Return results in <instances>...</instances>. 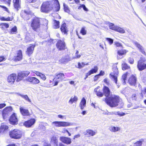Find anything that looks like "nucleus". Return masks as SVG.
<instances>
[{
  "instance_id": "obj_1",
  "label": "nucleus",
  "mask_w": 146,
  "mask_h": 146,
  "mask_svg": "<svg viewBox=\"0 0 146 146\" xmlns=\"http://www.w3.org/2000/svg\"><path fill=\"white\" fill-rule=\"evenodd\" d=\"M103 94L106 97L104 99L105 102L111 107L117 106L121 100L120 97L115 95L110 94L111 93L109 88L106 86L103 87Z\"/></svg>"
},
{
  "instance_id": "obj_2",
  "label": "nucleus",
  "mask_w": 146,
  "mask_h": 146,
  "mask_svg": "<svg viewBox=\"0 0 146 146\" xmlns=\"http://www.w3.org/2000/svg\"><path fill=\"white\" fill-rule=\"evenodd\" d=\"M52 3L54 5L55 12L58 11L60 8V3L58 0H51L43 2L41 7L40 11L41 12L48 13L53 9Z\"/></svg>"
},
{
  "instance_id": "obj_3",
  "label": "nucleus",
  "mask_w": 146,
  "mask_h": 146,
  "mask_svg": "<svg viewBox=\"0 0 146 146\" xmlns=\"http://www.w3.org/2000/svg\"><path fill=\"white\" fill-rule=\"evenodd\" d=\"M41 25L40 18L35 17L31 20L30 26L34 31L38 32L40 29Z\"/></svg>"
},
{
  "instance_id": "obj_4",
  "label": "nucleus",
  "mask_w": 146,
  "mask_h": 146,
  "mask_svg": "<svg viewBox=\"0 0 146 146\" xmlns=\"http://www.w3.org/2000/svg\"><path fill=\"white\" fill-rule=\"evenodd\" d=\"M9 135L11 139H19L22 138L23 133L19 129H14L9 132Z\"/></svg>"
},
{
  "instance_id": "obj_5",
  "label": "nucleus",
  "mask_w": 146,
  "mask_h": 146,
  "mask_svg": "<svg viewBox=\"0 0 146 146\" xmlns=\"http://www.w3.org/2000/svg\"><path fill=\"white\" fill-rule=\"evenodd\" d=\"M117 64H113L112 68L113 72L109 74L110 78L113 80L116 84H117V77L119 74V71L117 66Z\"/></svg>"
},
{
  "instance_id": "obj_6",
  "label": "nucleus",
  "mask_w": 146,
  "mask_h": 146,
  "mask_svg": "<svg viewBox=\"0 0 146 146\" xmlns=\"http://www.w3.org/2000/svg\"><path fill=\"white\" fill-rule=\"evenodd\" d=\"M65 78V75L64 73L60 72L56 73L53 80L54 86L57 85L59 82L64 81Z\"/></svg>"
},
{
  "instance_id": "obj_7",
  "label": "nucleus",
  "mask_w": 146,
  "mask_h": 146,
  "mask_svg": "<svg viewBox=\"0 0 146 146\" xmlns=\"http://www.w3.org/2000/svg\"><path fill=\"white\" fill-rule=\"evenodd\" d=\"M146 60L144 57H141L137 62V67L139 71H142L146 69Z\"/></svg>"
},
{
  "instance_id": "obj_8",
  "label": "nucleus",
  "mask_w": 146,
  "mask_h": 146,
  "mask_svg": "<svg viewBox=\"0 0 146 146\" xmlns=\"http://www.w3.org/2000/svg\"><path fill=\"white\" fill-rule=\"evenodd\" d=\"M56 48L59 51H63L67 49L64 40L59 39L56 44Z\"/></svg>"
},
{
  "instance_id": "obj_9",
  "label": "nucleus",
  "mask_w": 146,
  "mask_h": 146,
  "mask_svg": "<svg viewBox=\"0 0 146 146\" xmlns=\"http://www.w3.org/2000/svg\"><path fill=\"white\" fill-rule=\"evenodd\" d=\"M29 72L27 71H21L18 73L17 75V79L16 81L17 82H19L23 78L27 77L30 74Z\"/></svg>"
},
{
  "instance_id": "obj_10",
  "label": "nucleus",
  "mask_w": 146,
  "mask_h": 146,
  "mask_svg": "<svg viewBox=\"0 0 146 146\" xmlns=\"http://www.w3.org/2000/svg\"><path fill=\"white\" fill-rule=\"evenodd\" d=\"M9 121L10 124L16 125L18 123V119L16 113H13L10 117Z\"/></svg>"
},
{
  "instance_id": "obj_11",
  "label": "nucleus",
  "mask_w": 146,
  "mask_h": 146,
  "mask_svg": "<svg viewBox=\"0 0 146 146\" xmlns=\"http://www.w3.org/2000/svg\"><path fill=\"white\" fill-rule=\"evenodd\" d=\"M36 121L35 118H31L25 121L23 123V125L27 128L31 127L35 124Z\"/></svg>"
},
{
  "instance_id": "obj_12",
  "label": "nucleus",
  "mask_w": 146,
  "mask_h": 146,
  "mask_svg": "<svg viewBox=\"0 0 146 146\" xmlns=\"http://www.w3.org/2000/svg\"><path fill=\"white\" fill-rule=\"evenodd\" d=\"M137 81V78L135 75H131L129 78L128 82L129 84L131 86L136 87Z\"/></svg>"
},
{
  "instance_id": "obj_13",
  "label": "nucleus",
  "mask_w": 146,
  "mask_h": 146,
  "mask_svg": "<svg viewBox=\"0 0 146 146\" xmlns=\"http://www.w3.org/2000/svg\"><path fill=\"white\" fill-rule=\"evenodd\" d=\"M26 80L27 82L33 84H37L40 83L39 80L34 77H28L26 79Z\"/></svg>"
},
{
  "instance_id": "obj_14",
  "label": "nucleus",
  "mask_w": 146,
  "mask_h": 146,
  "mask_svg": "<svg viewBox=\"0 0 146 146\" xmlns=\"http://www.w3.org/2000/svg\"><path fill=\"white\" fill-rule=\"evenodd\" d=\"M35 46L36 45L34 44H29L26 51V53L28 56H31L33 54Z\"/></svg>"
},
{
  "instance_id": "obj_15",
  "label": "nucleus",
  "mask_w": 146,
  "mask_h": 146,
  "mask_svg": "<svg viewBox=\"0 0 146 146\" xmlns=\"http://www.w3.org/2000/svg\"><path fill=\"white\" fill-rule=\"evenodd\" d=\"M56 127H66L70 125L69 123L62 121H54L52 122Z\"/></svg>"
},
{
  "instance_id": "obj_16",
  "label": "nucleus",
  "mask_w": 146,
  "mask_h": 146,
  "mask_svg": "<svg viewBox=\"0 0 146 146\" xmlns=\"http://www.w3.org/2000/svg\"><path fill=\"white\" fill-rule=\"evenodd\" d=\"M23 55L21 50H19L17 51L16 55L14 57V60L15 62L20 61L23 59Z\"/></svg>"
},
{
  "instance_id": "obj_17",
  "label": "nucleus",
  "mask_w": 146,
  "mask_h": 146,
  "mask_svg": "<svg viewBox=\"0 0 146 146\" xmlns=\"http://www.w3.org/2000/svg\"><path fill=\"white\" fill-rule=\"evenodd\" d=\"M60 140L62 142L66 145L70 144L72 142L71 139L70 138L65 136L60 137Z\"/></svg>"
},
{
  "instance_id": "obj_18",
  "label": "nucleus",
  "mask_w": 146,
  "mask_h": 146,
  "mask_svg": "<svg viewBox=\"0 0 146 146\" xmlns=\"http://www.w3.org/2000/svg\"><path fill=\"white\" fill-rule=\"evenodd\" d=\"M60 29L63 35H68L69 30L66 23L64 22L61 24Z\"/></svg>"
},
{
  "instance_id": "obj_19",
  "label": "nucleus",
  "mask_w": 146,
  "mask_h": 146,
  "mask_svg": "<svg viewBox=\"0 0 146 146\" xmlns=\"http://www.w3.org/2000/svg\"><path fill=\"white\" fill-rule=\"evenodd\" d=\"M16 77L17 74L15 73H12L10 74L7 78L8 82L11 84H13L15 82Z\"/></svg>"
},
{
  "instance_id": "obj_20",
  "label": "nucleus",
  "mask_w": 146,
  "mask_h": 146,
  "mask_svg": "<svg viewBox=\"0 0 146 146\" xmlns=\"http://www.w3.org/2000/svg\"><path fill=\"white\" fill-rule=\"evenodd\" d=\"M98 70V68L96 66H94L93 68H92L86 74L85 77L84 79L86 80L88 77L91 74L96 73Z\"/></svg>"
},
{
  "instance_id": "obj_21",
  "label": "nucleus",
  "mask_w": 146,
  "mask_h": 146,
  "mask_svg": "<svg viewBox=\"0 0 146 146\" xmlns=\"http://www.w3.org/2000/svg\"><path fill=\"white\" fill-rule=\"evenodd\" d=\"M12 110V108L10 106L7 107L3 110L2 115L4 118H5L8 116L9 111Z\"/></svg>"
},
{
  "instance_id": "obj_22",
  "label": "nucleus",
  "mask_w": 146,
  "mask_h": 146,
  "mask_svg": "<svg viewBox=\"0 0 146 146\" xmlns=\"http://www.w3.org/2000/svg\"><path fill=\"white\" fill-rule=\"evenodd\" d=\"M20 112L21 114L24 116H29L31 114L28 109H25L23 107L19 108Z\"/></svg>"
},
{
  "instance_id": "obj_23",
  "label": "nucleus",
  "mask_w": 146,
  "mask_h": 146,
  "mask_svg": "<svg viewBox=\"0 0 146 146\" xmlns=\"http://www.w3.org/2000/svg\"><path fill=\"white\" fill-rule=\"evenodd\" d=\"M21 0H13V6L17 10L21 8Z\"/></svg>"
},
{
  "instance_id": "obj_24",
  "label": "nucleus",
  "mask_w": 146,
  "mask_h": 146,
  "mask_svg": "<svg viewBox=\"0 0 146 146\" xmlns=\"http://www.w3.org/2000/svg\"><path fill=\"white\" fill-rule=\"evenodd\" d=\"M94 91L98 97H102L104 96L103 92H102V90L100 89V86H98L95 88Z\"/></svg>"
},
{
  "instance_id": "obj_25",
  "label": "nucleus",
  "mask_w": 146,
  "mask_h": 146,
  "mask_svg": "<svg viewBox=\"0 0 146 146\" xmlns=\"http://www.w3.org/2000/svg\"><path fill=\"white\" fill-rule=\"evenodd\" d=\"M134 44L138 48L139 51L142 53L143 54L146 56V53L144 50L143 48L139 43L137 42H135L134 43Z\"/></svg>"
},
{
  "instance_id": "obj_26",
  "label": "nucleus",
  "mask_w": 146,
  "mask_h": 146,
  "mask_svg": "<svg viewBox=\"0 0 146 146\" xmlns=\"http://www.w3.org/2000/svg\"><path fill=\"white\" fill-rule=\"evenodd\" d=\"M9 127L7 125L3 123L0 127V133L3 134L8 129Z\"/></svg>"
},
{
  "instance_id": "obj_27",
  "label": "nucleus",
  "mask_w": 146,
  "mask_h": 146,
  "mask_svg": "<svg viewBox=\"0 0 146 146\" xmlns=\"http://www.w3.org/2000/svg\"><path fill=\"white\" fill-rule=\"evenodd\" d=\"M96 133L97 131H94L91 129H88L86 131L85 135L92 136L96 134Z\"/></svg>"
},
{
  "instance_id": "obj_28",
  "label": "nucleus",
  "mask_w": 146,
  "mask_h": 146,
  "mask_svg": "<svg viewBox=\"0 0 146 146\" xmlns=\"http://www.w3.org/2000/svg\"><path fill=\"white\" fill-rule=\"evenodd\" d=\"M86 101L84 98L83 97L81 100L79 104L81 109L83 110L86 106Z\"/></svg>"
},
{
  "instance_id": "obj_29",
  "label": "nucleus",
  "mask_w": 146,
  "mask_h": 146,
  "mask_svg": "<svg viewBox=\"0 0 146 146\" xmlns=\"http://www.w3.org/2000/svg\"><path fill=\"white\" fill-rule=\"evenodd\" d=\"M50 142L53 143L56 146H58V140L56 136L54 135L51 137Z\"/></svg>"
},
{
  "instance_id": "obj_30",
  "label": "nucleus",
  "mask_w": 146,
  "mask_h": 146,
  "mask_svg": "<svg viewBox=\"0 0 146 146\" xmlns=\"http://www.w3.org/2000/svg\"><path fill=\"white\" fill-rule=\"evenodd\" d=\"M130 67L126 63H123L121 64V68L122 70H125L130 69Z\"/></svg>"
},
{
  "instance_id": "obj_31",
  "label": "nucleus",
  "mask_w": 146,
  "mask_h": 146,
  "mask_svg": "<svg viewBox=\"0 0 146 146\" xmlns=\"http://www.w3.org/2000/svg\"><path fill=\"white\" fill-rule=\"evenodd\" d=\"M14 19V17L12 16L11 17H8L7 18H5L4 17H0V20L2 21H11Z\"/></svg>"
},
{
  "instance_id": "obj_32",
  "label": "nucleus",
  "mask_w": 146,
  "mask_h": 146,
  "mask_svg": "<svg viewBox=\"0 0 146 146\" xmlns=\"http://www.w3.org/2000/svg\"><path fill=\"white\" fill-rule=\"evenodd\" d=\"M127 51L125 49H121L117 51V54L119 56H122L125 55Z\"/></svg>"
},
{
  "instance_id": "obj_33",
  "label": "nucleus",
  "mask_w": 146,
  "mask_h": 146,
  "mask_svg": "<svg viewBox=\"0 0 146 146\" xmlns=\"http://www.w3.org/2000/svg\"><path fill=\"white\" fill-rule=\"evenodd\" d=\"M53 27L55 29H57L60 27V22L58 21H57L56 20H53Z\"/></svg>"
},
{
  "instance_id": "obj_34",
  "label": "nucleus",
  "mask_w": 146,
  "mask_h": 146,
  "mask_svg": "<svg viewBox=\"0 0 146 146\" xmlns=\"http://www.w3.org/2000/svg\"><path fill=\"white\" fill-rule=\"evenodd\" d=\"M17 33V28L16 26H14L12 28L9 32V33L11 34H16Z\"/></svg>"
},
{
  "instance_id": "obj_35",
  "label": "nucleus",
  "mask_w": 146,
  "mask_h": 146,
  "mask_svg": "<svg viewBox=\"0 0 146 146\" xmlns=\"http://www.w3.org/2000/svg\"><path fill=\"white\" fill-rule=\"evenodd\" d=\"M1 28L4 29L5 28H8L9 27V25L8 23H1L0 24Z\"/></svg>"
},
{
  "instance_id": "obj_36",
  "label": "nucleus",
  "mask_w": 146,
  "mask_h": 146,
  "mask_svg": "<svg viewBox=\"0 0 146 146\" xmlns=\"http://www.w3.org/2000/svg\"><path fill=\"white\" fill-rule=\"evenodd\" d=\"M78 100L77 97L76 96H74L73 98L71 97L68 101L69 103L72 104L73 103L77 102Z\"/></svg>"
},
{
  "instance_id": "obj_37",
  "label": "nucleus",
  "mask_w": 146,
  "mask_h": 146,
  "mask_svg": "<svg viewBox=\"0 0 146 146\" xmlns=\"http://www.w3.org/2000/svg\"><path fill=\"white\" fill-rule=\"evenodd\" d=\"M20 96L23 98H24L29 102L30 103L31 102V100L29 98V97L27 95H23L22 94H20Z\"/></svg>"
},
{
  "instance_id": "obj_38",
  "label": "nucleus",
  "mask_w": 146,
  "mask_h": 146,
  "mask_svg": "<svg viewBox=\"0 0 146 146\" xmlns=\"http://www.w3.org/2000/svg\"><path fill=\"white\" fill-rule=\"evenodd\" d=\"M143 139H141V140L135 142L134 144L135 146H142V142L143 141Z\"/></svg>"
},
{
  "instance_id": "obj_39",
  "label": "nucleus",
  "mask_w": 146,
  "mask_h": 146,
  "mask_svg": "<svg viewBox=\"0 0 146 146\" xmlns=\"http://www.w3.org/2000/svg\"><path fill=\"white\" fill-rule=\"evenodd\" d=\"M80 33L83 35H84L86 34L87 31L85 27H83L81 28Z\"/></svg>"
},
{
  "instance_id": "obj_40",
  "label": "nucleus",
  "mask_w": 146,
  "mask_h": 146,
  "mask_svg": "<svg viewBox=\"0 0 146 146\" xmlns=\"http://www.w3.org/2000/svg\"><path fill=\"white\" fill-rule=\"evenodd\" d=\"M115 31L121 33H124L125 32L124 30L123 29L117 26Z\"/></svg>"
},
{
  "instance_id": "obj_41",
  "label": "nucleus",
  "mask_w": 146,
  "mask_h": 146,
  "mask_svg": "<svg viewBox=\"0 0 146 146\" xmlns=\"http://www.w3.org/2000/svg\"><path fill=\"white\" fill-rule=\"evenodd\" d=\"M120 130V128L118 127H115L113 126L111 127L110 130L111 132H116Z\"/></svg>"
},
{
  "instance_id": "obj_42",
  "label": "nucleus",
  "mask_w": 146,
  "mask_h": 146,
  "mask_svg": "<svg viewBox=\"0 0 146 146\" xmlns=\"http://www.w3.org/2000/svg\"><path fill=\"white\" fill-rule=\"evenodd\" d=\"M109 27L110 29L115 31L117 26H115L113 23H110L109 24Z\"/></svg>"
},
{
  "instance_id": "obj_43",
  "label": "nucleus",
  "mask_w": 146,
  "mask_h": 146,
  "mask_svg": "<svg viewBox=\"0 0 146 146\" xmlns=\"http://www.w3.org/2000/svg\"><path fill=\"white\" fill-rule=\"evenodd\" d=\"M63 6L64 11L66 12L69 13L70 10L68 6L66 5L65 4H63Z\"/></svg>"
},
{
  "instance_id": "obj_44",
  "label": "nucleus",
  "mask_w": 146,
  "mask_h": 146,
  "mask_svg": "<svg viewBox=\"0 0 146 146\" xmlns=\"http://www.w3.org/2000/svg\"><path fill=\"white\" fill-rule=\"evenodd\" d=\"M78 68L79 69L83 67L85 65H87L88 64H85L84 63L82 62L81 63L80 62H78Z\"/></svg>"
},
{
  "instance_id": "obj_45",
  "label": "nucleus",
  "mask_w": 146,
  "mask_h": 146,
  "mask_svg": "<svg viewBox=\"0 0 146 146\" xmlns=\"http://www.w3.org/2000/svg\"><path fill=\"white\" fill-rule=\"evenodd\" d=\"M128 75V72H127L123 74L122 76V79L124 81L126 80Z\"/></svg>"
},
{
  "instance_id": "obj_46",
  "label": "nucleus",
  "mask_w": 146,
  "mask_h": 146,
  "mask_svg": "<svg viewBox=\"0 0 146 146\" xmlns=\"http://www.w3.org/2000/svg\"><path fill=\"white\" fill-rule=\"evenodd\" d=\"M39 77H40V78L41 79H42L44 81L46 79V77L45 76V75L44 74L42 73H41Z\"/></svg>"
},
{
  "instance_id": "obj_47",
  "label": "nucleus",
  "mask_w": 146,
  "mask_h": 146,
  "mask_svg": "<svg viewBox=\"0 0 146 146\" xmlns=\"http://www.w3.org/2000/svg\"><path fill=\"white\" fill-rule=\"evenodd\" d=\"M115 44L117 47H120L121 48H123V46L122 44L118 42H115Z\"/></svg>"
},
{
  "instance_id": "obj_48",
  "label": "nucleus",
  "mask_w": 146,
  "mask_h": 146,
  "mask_svg": "<svg viewBox=\"0 0 146 146\" xmlns=\"http://www.w3.org/2000/svg\"><path fill=\"white\" fill-rule=\"evenodd\" d=\"M106 40L108 41V43L110 45L112 44L113 43V40L112 39L107 38H106Z\"/></svg>"
},
{
  "instance_id": "obj_49",
  "label": "nucleus",
  "mask_w": 146,
  "mask_h": 146,
  "mask_svg": "<svg viewBox=\"0 0 146 146\" xmlns=\"http://www.w3.org/2000/svg\"><path fill=\"white\" fill-rule=\"evenodd\" d=\"M81 55L79 54V52L77 50L75 53V56L74 57L75 58H80Z\"/></svg>"
},
{
  "instance_id": "obj_50",
  "label": "nucleus",
  "mask_w": 146,
  "mask_h": 146,
  "mask_svg": "<svg viewBox=\"0 0 146 146\" xmlns=\"http://www.w3.org/2000/svg\"><path fill=\"white\" fill-rule=\"evenodd\" d=\"M134 60L133 59L131 58H129L128 59V62L131 64H133L134 63Z\"/></svg>"
},
{
  "instance_id": "obj_51",
  "label": "nucleus",
  "mask_w": 146,
  "mask_h": 146,
  "mask_svg": "<svg viewBox=\"0 0 146 146\" xmlns=\"http://www.w3.org/2000/svg\"><path fill=\"white\" fill-rule=\"evenodd\" d=\"M0 7L4 9L5 10V11H6L8 13H9V11L8 9L6 7L4 6L1 5H0Z\"/></svg>"
},
{
  "instance_id": "obj_52",
  "label": "nucleus",
  "mask_w": 146,
  "mask_h": 146,
  "mask_svg": "<svg viewBox=\"0 0 146 146\" xmlns=\"http://www.w3.org/2000/svg\"><path fill=\"white\" fill-rule=\"evenodd\" d=\"M6 59L4 56H0V62L5 60Z\"/></svg>"
},
{
  "instance_id": "obj_53",
  "label": "nucleus",
  "mask_w": 146,
  "mask_h": 146,
  "mask_svg": "<svg viewBox=\"0 0 146 146\" xmlns=\"http://www.w3.org/2000/svg\"><path fill=\"white\" fill-rule=\"evenodd\" d=\"M34 74H36V75L37 76H39L40 75V74H41V73L39 72L38 71H34L33 72Z\"/></svg>"
},
{
  "instance_id": "obj_54",
  "label": "nucleus",
  "mask_w": 146,
  "mask_h": 146,
  "mask_svg": "<svg viewBox=\"0 0 146 146\" xmlns=\"http://www.w3.org/2000/svg\"><path fill=\"white\" fill-rule=\"evenodd\" d=\"M131 98L133 99L136 100L137 99L136 94H133L132 95Z\"/></svg>"
},
{
  "instance_id": "obj_55",
  "label": "nucleus",
  "mask_w": 146,
  "mask_h": 146,
  "mask_svg": "<svg viewBox=\"0 0 146 146\" xmlns=\"http://www.w3.org/2000/svg\"><path fill=\"white\" fill-rule=\"evenodd\" d=\"M80 134H77V135H75L73 138V139L74 140L75 139H77V138H79V137H80Z\"/></svg>"
},
{
  "instance_id": "obj_56",
  "label": "nucleus",
  "mask_w": 146,
  "mask_h": 146,
  "mask_svg": "<svg viewBox=\"0 0 146 146\" xmlns=\"http://www.w3.org/2000/svg\"><path fill=\"white\" fill-rule=\"evenodd\" d=\"M104 81L107 85H108L110 84V83L107 78H105L104 80Z\"/></svg>"
},
{
  "instance_id": "obj_57",
  "label": "nucleus",
  "mask_w": 146,
  "mask_h": 146,
  "mask_svg": "<svg viewBox=\"0 0 146 146\" xmlns=\"http://www.w3.org/2000/svg\"><path fill=\"white\" fill-rule=\"evenodd\" d=\"M6 106V104L5 103L0 104V109L3 108Z\"/></svg>"
},
{
  "instance_id": "obj_58",
  "label": "nucleus",
  "mask_w": 146,
  "mask_h": 146,
  "mask_svg": "<svg viewBox=\"0 0 146 146\" xmlns=\"http://www.w3.org/2000/svg\"><path fill=\"white\" fill-rule=\"evenodd\" d=\"M99 76L98 74L95 75L94 76V81H96L99 78Z\"/></svg>"
},
{
  "instance_id": "obj_59",
  "label": "nucleus",
  "mask_w": 146,
  "mask_h": 146,
  "mask_svg": "<svg viewBox=\"0 0 146 146\" xmlns=\"http://www.w3.org/2000/svg\"><path fill=\"white\" fill-rule=\"evenodd\" d=\"M82 7L83 8L84 10L85 11H88V9L86 8L84 5H82Z\"/></svg>"
},
{
  "instance_id": "obj_60",
  "label": "nucleus",
  "mask_w": 146,
  "mask_h": 146,
  "mask_svg": "<svg viewBox=\"0 0 146 146\" xmlns=\"http://www.w3.org/2000/svg\"><path fill=\"white\" fill-rule=\"evenodd\" d=\"M105 74V72H104L102 71V70H101L99 73L98 74L99 76H103Z\"/></svg>"
},
{
  "instance_id": "obj_61",
  "label": "nucleus",
  "mask_w": 146,
  "mask_h": 146,
  "mask_svg": "<svg viewBox=\"0 0 146 146\" xmlns=\"http://www.w3.org/2000/svg\"><path fill=\"white\" fill-rule=\"evenodd\" d=\"M28 2L30 3H35L38 0H26Z\"/></svg>"
},
{
  "instance_id": "obj_62",
  "label": "nucleus",
  "mask_w": 146,
  "mask_h": 146,
  "mask_svg": "<svg viewBox=\"0 0 146 146\" xmlns=\"http://www.w3.org/2000/svg\"><path fill=\"white\" fill-rule=\"evenodd\" d=\"M44 146H51L50 143H44Z\"/></svg>"
},
{
  "instance_id": "obj_63",
  "label": "nucleus",
  "mask_w": 146,
  "mask_h": 146,
  "mask_svg": "<svg viewBox=\"0 0 146 146\" xmlns=\"http://www.w3.org/2000/svg\"><path fill=\"white\" fill-rule=\"evenodd\" d=\"M117 114L120 116H122L125 115V113H117Z\"/></svg>"
},
{
  "instance_id": "obj_64",
  "label": "nucleus",
  "mask_w": 146,
  "mask_h": 146,
  "mask_svg": "<svg viewBox=\"0 0 146 146\" xmlns=\"http://www.w3.org/2000/svg\"><path fill=\"white\" fill-rule=\"evenodd\" d=\"M7 146H17V145L15 143H12L9 144Z\"/></svg>"
}]
</instances>
